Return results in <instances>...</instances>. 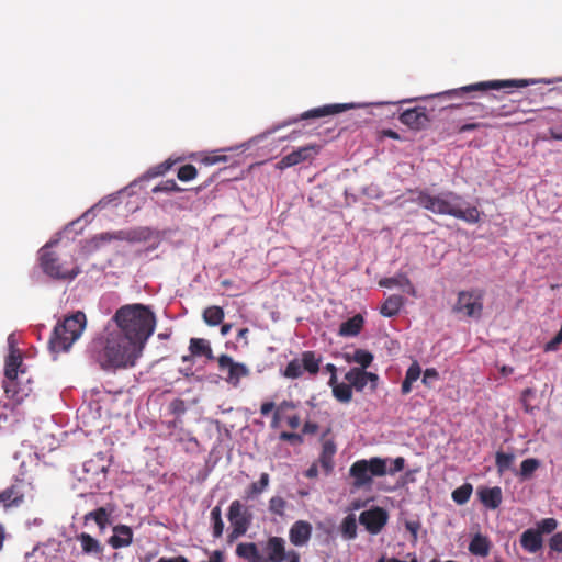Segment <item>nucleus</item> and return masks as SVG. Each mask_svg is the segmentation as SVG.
Segmentation results:
<instances>
[{
	"label": "nucleus",
	"instance_id": "a211bd4d",
	"mask_svg": "<svg viewBox=\"0 0 562 562\" xmlns=\"http://www.w3.org/2000/svg\"><path fill=\"white\" fill-rule=\"evenodd\" d=\"M312 530V525L308 521H295L289 530L290 542L295 547L305 546L311 539Z\"/></svg>",
	"mask_w": 562,
	"mask_h": 562
},
{
	"label": "nucleus",
	"instance_id": "412c9836",
	"mask_svg": "<svg viewBox=\"0 0 562 562\" xmlns=\"http://www.w3.org/2000/svg\"><path fill=\"white\" fill-rule=\"evenodd\" d=\"M76 540H78L81 544V551L83 554L101 558L103 555V546L101 542L93 538L91 535L87 532H81L76 536Z\"/></svg>",
	"mask_w": 562,
	"mask_h": 562
},
{
	"label": "nucleus",
	"instance_id": "f704fd0d",
	"mask_svg": "<svg viewBox=\"0 0 562 562\" xmlns=\"http://www.w3.org/2000/svg\"><path fill=\"white\" fill-rule=\"evenodd\" d=\"M227 517L232 526H235V524L238 522L248 527L249 521L243 513V505L239 501L232 502Z\"/></svg>",
	"mask_w": 562,
	"mask_h": 562
},
{
	"label": "nucleus",
	"instance_id": "e2e57ef3",
	"mask_svg": "<svg viewBox=\"0 0 562 562\" xmlns=\"http://www.w3.org/2000/svg\"><path fill=\"white\" fill-rule=\"evenodd\" d=\"M549 547L552 551L562 553V532H557L550 538Z\"/></svg>",
	"mask_w": 562,
	"mask_h": 562
},
{
	"label": "nucleus",
	"instance_id": "423d86ee",
	"mask_svg": "<svg viewBox=\"0 0 562 562\" xmlns=\"http://www.w3.org/2000/svg\"><path fill=\"white\" fill-rule=\"evenodd\" d=\"M389 459L373 457L361 459L353 462L349 469V475L352 477V485L356 488L369 487L374 476H384L387 473Z\"/></svg>",
	"mask_w": 562,
	"mask_h": 562
},
{
	"label": "nucleus",
	"instance_id": "5fc2aeb1",
	"mask_svg": "<svg viewBox=\"0 0 562 562\" xmlns=\"http://www.w3.org/2000/svg\"><path fill=\"white\" fill-rule=\"evenodd\" d=\"M227 160V157L224 155H216V154H207L204 155L200 161L205 166H212L220 162H224Z\"/></svg>",
	"mask_w": 562,
	"mask_h": 562
},
{
	"label": "nucleus",
	"instance_id": "ddd939ff",
	"mask_svg": "<svg viewBox=\"0 0 562 562\" xmlns=\"http://www.w3.org/2000/svg\"><path fill=\"white\" fill-rule=\"evenodd\" d=\"M387 512L382 507H373L363 510L359 516V522L366 527L371 535H378L386 525Z\"/></svg>",
	"mask_w": 562,
	"mask_h": 562
},
{
	"label": "nucleus",
	"instance_id": "a19ab883",
	"mask_svg": "<svg viewBox=\"0 0 562 562\" xmlns=\"http://www.w3.org/2000/svg\"><path fill=\"white\" fill-rule=\"evenodd\" d=\"M472 491V485L470 483H464L452 492V499L457 504L463 505L470 499Z\"/></svg>",
	"mask_w": 562,
	"mask_h": 562
},
{
	"label": "nucleus",
	"instance_id": "f257e3e1",
	"mask_svg": "<svg viewBox=\"0 0 562 562\" xmlns=\"http://www.w3.org/2000/svg\"><path fill=\"white\" fill-rule=\"evenodd\" d=\"M88 352L104 370L132 368L143 353L122 333L110 329H105L91 340Z\"/></svg>",
	"mask_w": 562,
	"mask_h": 562
},
{
	"label": "nucleus",
	"instance_id": "473e14b6",
	"mask_svg": "<svg viewBox=\"0 0 562 562\" xmlns=\"http://www.w3.org/2000/svg\"><path fill=\"white\" fill-rule=\"evenodd\" d=\"M340 533L345 540H352L357 537V519L353 514L346 516L340 525Z\"/></svg>",
	"mask_w": 562,
	"mask_h": 562
},
{
	"label": "nucleus",
	"instance_id": "e433bc0d",
	"mask_svg": "<svg viewBox=\"0 0 562 562\" xmlns=\"http://www.w3.org/2000/svg\"><path fill=\"white\" fill-rule=\"evenodd\" d=\"M321 360L315 357L313 351H304L302 353V367L311 374H316L319 371Z\"/></svg>",
	"mask_w": 562,
	"mask_h": 562
},
{
	"label": "nucleus",
	"instance_id": "aec40b11",
	"mask_svg": "<svg viewBox=\"0 0 562 562\" xmlns=\"http://www.w3.org/2000/svg\"><path fill=\"white\" fill-rule=\"evenodd\" d=\"M480 502L490 509L499 507L503 501V494L499 486L481 487L477 490Z\"/></svg>",
	"mask_w": 562,
	"mask_h": 562
},
{
	"label": "nucleus",
	"instance_id": "b1692460",
	"mask_svg": "<svg viewBox=\"0 0 562 562\" xmlns=\"http://www.w3.org/2000/svg\"><path fill=\"white\" fill-rule=\"evenodd\" d=\"M337 448L333 440L324 441L322 446V452L319 456V463L326 472H330L334 467V456L336 454Z\"/></svg>",
	"mask_w": 562,
	"mask_h": 562
},
{
	"label": "nucleus",
	"instance_id": "8fccbe9b",
	"mask_svg": "<svg viewBox=\"0 0 562 562\" xmlns=\"http://www.w3.org/2000/svg\"><path fill=\"white\" fill-rule=\"evenodd\" d=\"M286 502L280 496H273L269 501V510L278 516L284 515Z\"/></svg>",
	"mask_w": 562,
	"mask_h": 562
},
{
	"label": "nucleus",
	"instance_id": "f3484780",
	"mask_svg": "<svg viewBox=\"0 0 562 562\" xmlns=\"http://www.w3.org/2000/svg\"><path fill=\"white\" fill-rule=\"evenodd\" d=\"M352 104L348 103H335V104H326L319 108L311 109L300 115L299 119H294L291 123H296L300 120H310V119H318L328 115H334L341 113L348 109H350Z\"/></svg>",
	"mask_w": 562,
	"mask_h": 562
},
{
	"label": "nucleus",
	"instance_id": "1a4fd4ad",
	"mask_svg": "<svg viewBox=\"0 0 562 562\" xmlns=\"http://www.w3.org/2000/svg\"><path fill=\"white\" fill-rule=\"evenodd\" d=\"M484 291L482 289H472L461 291L453 306L456 313H463L468 317L480 318L483 312Z\"/></svg>",
	"mask_w": 562,
	"mask_h": 562
},
{
	"label": "nucleus",
	"instance_id": "c03bdc74",
	"mask_svg": "<svg viewBox=\"0 0 562 562\" xmlns=\"http://www.w3.org/2000/svg\"><path fill=\"white\" fill-rule=\"evenodd\" d=\"M270 476L268 473H261L258 482L250 484L248 490V497H254L261 494L269 485Z\"/></svg>",
	"mask_w": 562,
	"mask_h": 562
},
{
	"label": "nucleus",
	"instance_id": "0e129e2a",
	"mask_svg": "<svg viewBox=\"0 0 562 562\" xmlns=\"http://www.w3.org/2000/svg\"><path fill=\"white\" fill-rule=\"evenodd\" d=\"M233 530L229 533V540L233 541L234 539L239 538L240 536L245 535L247 531V526L243 524L236 522L235 526H232Z\"/></svg>",
	"mask_w": 562,
	"mask_h": 562
},
{
	"label": "nucleus",
	"instance_id": "2f4dec72",
	"mask_svg": "<svg viewBox=\"0 0 562 562\" xmlns=\"http://www.w3.org/2000/svg\"><path fill=\"white\" fill-rule=\"evenodd\" d=\"M202 316H203V321L209 326H217L223 322V319L225 317V313L221 306L212 305V306L206 307L203 311Z\"/></svg>",
	"mask_w": 562,
	"mask_h": 562
},
{
	"label": "nucleus",
	"instance_id": "bf43d9fd",
	"mask_svg": "<svg viewBox=\"0 0 562 562\" xmlns=\"http://www.w3.org/2000/svg\"><path fill=\"white\" fill-rule=\"evenodd\" d=\"M402 274H397L395 277L383 278L379 281V285L383 288H393V286H403V281L401 280Z\"/></svg>",
	"mask_w": 562,
	"mask_h": 562
},
{
	"label": "nucleus",
	"instance_id": "49530a36",
	"mask_svg": "<svg viewBox=\"0 0 562 562\" xmlns=\"http://www.w3.org/2000/svg\"><path fill=\"white\" fill-rule=\"evenodd\" d=\"M536 390L532 387H527L521 393V403L524 406L525 412L532 413L536 408V405L532 404V401L536 397Z\"/></svg>",
	"mask_w": 562,
	"mask_h": 562
},
{
	"label": "nucleus",
	"instance_id": "a18cd8bd",
	"mask_svg": "<svg viewBox=\"0 0 562 562\" xmlns=\"http://www.w3.org/2000/svg\"><path fill=\"white\" fill-rule=\"evenodd\" d=\"M303 374L302 363L297 359L291 360L283 371V375L289 379H297Z\"/></svg>",
	"mask_w": 562,
	"mask_h": 562
},
{
	"label": "nucleus",
	"instance_id": "6ab92c4d",
	"mask_svg": "<svg viewBox=\"0 0 562 562\" xmlns=\"http://www.w3.org/2000/svg\"><path fill=\"white\" fill-rule=\"evenodd\" d=\"M108 542L113 549L128 547L133 542V530L126 525H116Z\"/></svg>",
	"mask_w": 562,
	"mask_h": 562
},
{
	"label": "nucleus",
	"instance_id": "6e6552de",
	"mask_svg": "<svg viewBox=\"0 0 562 562\" xmlns=\"http://www.w3.org/2000/svg\"><path fill=\"white\" fill-rule=\"evenodd\" d=\"M541 80L536 79H507V80H490L477 83L468 85L461 88L452 89L440 93L439 95L461 97L469 92H484L487 90H499L506 88H525L536 85Z\"/></svg>",
	"mask_w": 562,
	"mask_h": 562
},
{
	"label": "nucleus",
	"instance_id": "f8f14e48",
	"mask_svg": "<svg viewBox=\"0 0 562 562\" xmlns=\"http://www.w3.org/2000/svg\"><path fill=\"white\" fill-rule=\"evenodd\" d=\"M217 363L220 371L227 373L225 381L235 387L239 385L241 378L249 374V370L244 363L235 362L228 355H221L217 358Z\"/></svg>",
	"mask_w": 562,
	"mask_h": 562
},
{
	"label": "nucleus",
	"instance_id": "de8ad7c7",
	"mask_svg": "<svg viewBox=\"0 0 562 562\" xmlns=\"http://www.w3.org/2000/svg\"><path fill=\"white\" fill-rule=\"evenodd\" d=\"M518 111L514 103H506L498 108L491 109V117H506Z\"/></svg>",
	"mask_w": 562,
	"mask_h": 562
},
{
	"label": "nucleus",
	"instance_id": "4be33fe9",
	"mask_svg": "<svg viewBox=\"0 0 562 562\" xmlns=\"http://www.w3.org/2000/svg\"><path fill=\"white\" fill-rule=\"evenodd\" d=\"M364 325V318L361 314H356L351 318L342 322L339 326L338 335L341 337H355L360 334Z\"/></svg>",
	"mask_w": 562,
	"mask_h": 562
},
{
	"label": "nucleus",
	"instance_id": "58836bf2",
	"mask_svg": "<svg viewBox=\"0 0 562 562\" xmlns=\"http://www.w3.org/2000/svg\"><path fill=\"white\" fill-rule=\"evenodd\" d=\"M515 456L513 453H505L503 451L496 452L495 456V465L499 474H503L507 470H509L513 465Z\"/></svg>",
	"mask_w": 562,
	"mask_h": 562
},
{
	"label": "nucleus",
	"instance_id": "c85d7f7f",
	"mask_svg": "<svg viewBox=\"0 0 562 562\" xmlns=\"http://www.w3.org/2000/svg\"><path fill=\"white\" fill-rule=\"evenodd\" d=\"M403 304L404 300L401 295H390L380 307V313L385 317H393L398 314Z\"/></svg>",
	"mask_w": 562,
	"mask_h": 562
},
{
	"label": "nucleus",
	"instance_id": "20e7f679",
	"mask_svg": "<svg viewBox=\"0 0 562 562\" xmlns=\"http://www.w3.org/2000/svg\"><path fill=\"white\" fill-rule=\"evenodd\" d=\"M86 323V315L80 311L64 317L54 327L49 338L50 350L56 353L68 351L72 344L81 336Z\"/></svg>",
	"mask_w": 562,
	"mask_h": 562
},
{
	"label": "nucleus",
	"instance_id": "cd10ccee",
	"mask_svg": "<svg viewBox=\"0 0 562 562\" xmlns=\"http://www.w3.org/2000/svg\"><path fill=\"white\" fill-rule=\"evenodd\" d=\"M422 374V368L419 363L414 360L412 364L408 367L405 378L401 385V392L402 394L406 395L412 391V385L414 382H416Z\"/></svg>",
	"mask_w": 562,
	"mask_h": 562
},
{
	"label": "nucleus",
	"instance_id": "ea45409f",
	"mask_svg": "<svg viewBox=\"0 0 562 562\" xmlns=\"http://www.w3.org/2000/svg\"><path fill=\"white\" fill-rule=\"evenodd\" d=\"M465 106L469 109V117H491V109L479 102L467 103Z\"/></svg>",
	"mask_w": 562,
	"mask_h": 562
},
{
	"label": "nucleus",
	"instance_id": "393cba45",
	"mask_svg": "<svg viewBox=\"0 0 562 562\" xmlns=\"http://www.w3.org/2000/svg\"><path fill=\"white\" fill-rule=\"evenodd\" d=\"M491 550V541L487 537L476 533L469 543V551L477 557H487Z\"/></svg>",
	"mask_w": 562,
	"mask_h": 562
},
{
	"label": "nucleus",
	"instance_id": "72a5a7b5",
	"mask_svg": "<svg viewBox=\"0 0 562 562\" xmlns=\"http://www.w3.org/2000/svg\"><path fill=\"white\" fill-rule=\"evenodd\" d=\"M345 379L348 381L351 389L355 387L356 391L361 392L367 385L366 379L363 376V370L359 368H351L346 374Z\"/></svg>",
	"mask_w": 562,
	"mask_h": 562
},
{
	"label": "nucleus",
	"instance_id": "0eeeda50",
	"mask_svg": "<svg viewBox=\"0 0 562 562\" xmlns=\"http://www.w3.org/2000/svg\"><path fill=\"white\" fill-rule=\"evenodd\" d=\"M38 260L43 272L55 280H74L80 273L78 265L69 266L66 261H61L55 251L42 249Z\"/></svg>",
	"mask_w": 562,
	"mask_h": 562
},
{
	"label": "nucleus",
	"instance_id": "69168bd1",
	"mask_svg": "<svg viewBox=\"0 0 562 562\" xmlns=\"http://www.w3.org/2000/svg\"><path fill=\"white\" fill-rule=\"evenodd\" d=\"M405 528L411 532L414 540L418 537V531L420 529V522L415 520H409L405 522Z\"/></svg>",
	"mask_w": 562,
	"mask_h": 562
},
{
	"label": "nucleus",
	"instance_id": "c9c22d12",
	"mask_svg": "<svg viewBox=\"0 0 562 562\" xmlns=\"http://www.w3.org/2000/svg\"><path fill=\"white\" fill-rule=\"evenodd\" d=\"M333 390L334 397L340 403H349L352 398V389L351 385L346 383H338L337 381L334 384H328Z\"/></svg>",
	"mask_w": 562,
	"mask_h": 562
},
{
	"label": "nucleus",
	"instance_id": "052dcab7",
	"mask_svg": "<svg viewBox=\"0 0 562 562\" xmlns=\"http://www.w3.org/2000/svg\"><path fill=\"white\" fill-rule=\"evenodd\" d=\"M562 342V326L557 335L546 344L544 351H555Z\"/></svg>",
	"mask_w": 562,
	"mask_h": 562
},
{
	"label": "nucleus",
	"instance_id": "09e8293b",
	"mask_svg": "<svg viewBox=\"0 0 562 562\" xmlns=\"http://www.w3.org/2000/svg\"><path fill=\"white\" fill-rule=\"evenodd\" d=\"M198 175V170L193 165H184L179 168L177 177L181 181H190L194 179Z\"/></svg>",
	"mask_w": 562,
	"mask_h": 562
},
{
	"label": "nucleus",
	"instance_id": "c756f323",
	"mask_svg": "<svg viewBox=\"0 0 562 562\" xmlns=\"http://www.w3.org/2000/svg\"><path fill=\"white\" fill-rule=\"evenodd\" d=\"M236 554L248 562H258L262 558L254 542L239 543L236 548Z\"/></svg>",
	"mask_w": 562,
	"mask_h": 562
},
{
	"label": "nucleus",
	"instance_id": "3c124183",
	"mask_svg": "<svg viewBox=\"0 0 562 562\" xmlns=\"http://www.w3.org/2000/svg\"><path fill=\"white\" fill-rule=\"evenodd\" d=\"M181 191V188L177 184V182L172 179H169V180H166V181H162L160 182L159 184H157L154 189H153V192L154 193H158V192H166V193H169V192H180Z\"/></svg>",
	"mask_w": 562,
	"mask_h": 562
},
{
	"label": "nucleus",
	"instance_id": "603ef678",
	"mask_svg": "<svg viewBox=\"0 0 562 562\" xmlns=\"http://www.w3.org/2000/svg\"><path fill=\"white\" fill-rule=\"evenodd\" d=\"M536 531L540 532V536L542 537V533H551L554 531L558 527V521L554 518H544L541 521L538 522Z\"/></svg>",
	"mask_w": 562,
	"mask_h": 562
},
{
	"label": "nucleus",
	"instance_id": "a878e982",
	"mask_svg": "<svg viewBox=\"0 0 562 562\" xmlns=\"http://www.w3.org/2000/svg\"><path fill=\"white\" fill-rule=\"evenodd\" d=\"M189 350L191 355L195 357L204 356L209 360H213L215 358L210 342L203 338H191Z\"/></svg>",
	"mask_w": 562,
	"mask_h": 562
},
{
	"label": "nucleus",
	"instance_id": "dca6fc26",
	"mask_svg": "<svg viewBox=\"0 0 562 562\" xmlns=\"http://www.w3.org/2000/svg\"><path fill=\"white\" fill-rule=\"evenodd\" d=\"M13 403L4 404L0 409V430L14 428L24 419V413L20 411L15 398H11Z\"/></svg>",
	"mask_w": 562,
	"mask_h": 562
},
{
	"label": "nucleus",
	"instance_id": "2eb2a0df",
	"mask_svg": "<svg viewBox=\"0 0 562 562\" xmlns=\"http://www.w3.org/2000/svg\"><path fill=\"white\" fill-rule=\"evenodd\" d=\"M400 121L411 130L422 131L428 126L430 119L425 106H415L401 113Z\"/></svg>",
	"mask_w": 562,
	"mask_h": 562
},
{
	"label": "nucleus",
	"instance_id": "f03ea898",
	"mask_svg": "<svg viewBox=\"0 0 562 562\" xmlns=\"http://www.w3.org/2000/svg\"><path fill=\"white\" fill-rule=\"evenodd\" d=\"M113 321L117 330L142 351L156 328V316L149 306L135 303L121 306Z\"/></svg>",
	"mask_w": 562,
	"mask_h": 562
},
{
	"label": "nucleus",
	"instance_id": "4c0bfd02",
	"mask_svg": "<svg viewBox=\"0 0 562 562\" xmlns=\"http://www.w3.org/2000/svg\"><path fill=\"white\" fill-rule=\"evenodd\" d=\"M211 520L213 522L212 535L214 538H221L224 530V521L222 519V509L220 506H215L211 510Z\"/></svg>",
	"mask_w": 562,
	"mask_h": 562
},
{
	"label": "nucleus",
	"instance_id": "338daca9",
	"mask_svg": "<svg viewBox=\"0 0 562 562\" xmlns=\"http://www.w3.org/2000/svg\"><path fill=\"white\" fill-rule=\"evenodd\" d=\"M172 166V162H170L169 160L167 161H164L162 164L156 166L154 169H153V172L151 175L153 176H161L164 175L165 172H167Z\"/></svg>",
	"mask_w": 562,
	"mask_h": 562
},
{
	"label": "nucleus",
	"instance_id": "5701e85b",
	"mask_svg": "<svg viewBox=\"0 0 562 562\" xmlns=\"http://www.w3.org/2000/svg\"><path fill=\"white\" fill-rule=\"evenodd\" d=\"M520 546L530 553L538 552L543 546L540 532L535 529L525 530L520 536Z\"/></svg>",
	"mask_w": 562,
	"mask_h": 562
},
{
	"label": "nucleus",
	"instance_id": "9b49d317",
	"mask_svg": "<svg viewBox=\"0 0 562 562\" xmlns=\"http://www.w3.org/2000/svg\"><path fill=\"white\" fill-rule=\"evenodd\" d=\"M267 561L270 562H301L300 553L295 550H285V541L281 537H270L266 543Z\"/></svg>",
	"mask_w": 562,
	"mask_h": 562
},
{
	"label": "nucleus",
	"instance_id": "864d4df0",
	"mask_svg": "<svg viewBox=\"0 0 562 562\" xmlns=\"http://www.w3.org/2000/svg\"><path fill=\"white\" fill-rule=\"evenodd\" d=\"M112 240H114L113 232H105V233H101V234L93 236L91 239V243L93 244V246L95 248H99L103 244L110 243Z\"/></svg>",
	"mask_w": 562,
	"mask_h": 562
},
{
	"label": "nucleus",
	"instance_id": "79ce46f5",
	"mask_svg": "<svg viewBox=\"0 0 562 562\" xmlns=\"http://www.w3.org/2000/svg\"><path fill=\"white\" fill-rule=\"evenodd\" d=\"M540 467V461L535 458L526 459L520 464L519 475L522 480L530 479L535 471Z\"/></svg>",
	"mask_w": 562,
	"mask_h": 562
},
{
	"label": "nucleus",
	"instance_id": "6e6d98bb",
	"mask_svg": "<svg viewBox=\"0 0 562 562\" xmlns=\"http://www.w3.org/2000/svg\"><path fill=\"white\" fill-rule=\"evenodd\" d=\"M186 409H187L186 403L181 398H175L169 405L170 413L176 416H180V415L184 414Z\"/></svg>",
	"mask_w": 562,
	"mask_h": 562
},
{
	"label": "nucleus",
	"instance_id": "9d476101",
	"mask_svg": "<svg viewBox=\"0 0 562 562\" xmlns=\"http://www.w3.org/2000/svg\"><path fill=\"white\" fill-rule=\"evenodd\" d=\"M322 146L318 144H308L283 156L276 165L279 170L294 167L302 162H312L321 153Z\"/></svg>",
	"mask_w": 562,
	"mask_h": 562
},
{
	"label": "nucleus",
	"instance_id": "4468645a",
	"mask_svg": "<svg viewBox=\"0 0 562 562\" xmlns=\"http://www.w3.org/2000/svg\"><path fill=\"white\" fill-rule=\"evenodd\" d=\"M29 484L22 479H15L14 482L0 493V506L9 508L19 506L23 503L25 491Z\"/></svg>",
	"mask_w": 562,
	"mask_h": 562
},
{
	"label": "nucleus",
	"instance_id": "774afa93",
	"mask_svg": "<svg viewBox=\"0 0 562 562\" xmlns=\"http://www.w3.org/2000/svg\"><path fill=\"white\" fill-rule=\"evenodd\" d=\"M401 280L403 281V289L405 292L411 294L412 296H416V289L411 282V280L407 278V276H401Z\"/></svg>",
	"mask_w": 562,
	"mask_h": 562
},
{
	"label": "nucleus",
	"instance_id": "13d9d810",
	"mask_svg": "<svg viewBox=\"0 0 562 562\" xmlns=\"http://www.w3.org/2000/svg\"><path fill=\"white\" fill-rule=\"evenodd\" d=\"M279 438L282 441H288V442H291L293 445H301L303 442L302 435L296 434V432L282 431L280 434Z\"/></svg>",
	"mask_w": 562,
	"mask_h": 562
},
{
	"label": "nucleus",
	"instance_id": "7c9ffc66",
	"mask_svg": "<svg viewBox=\"0 0 562 562\" xmlns=\"http://www.w3.org/2000/svg\"><path fill=\"white\" fill-rule=\"evenodd\" d=\"M83 519L85 522L93 520L98 527L103 530L110 524V513L104 507H99L95 510L87 513Z\"/></svg>",
	"mask_w": 562,
	"mask_h": 562
},
{
	"label": "nucleus",
	"instance_id": "7ed1b4c3",
	"mask_svg": "<svg viewBox=\"0 0 562 562\" xmlns=\"http://www.w3.org/2000/svg\"><path fill=\"white\" fill-rule=\"evenodd\" d=\"M416 203L427 211L438 215H450L470 224L480 221V211L476 206L469 205L461 195L446 191L431 195L425 190L418 191Z\"/></svg>",
	"mask_w": 562,
	"mask_h": 562
},
{
	"label": "nucleus",
	"instance_id": "39448f33",
	"mask_svg": "<svg viewBox=\"0 0 562 562\" xmlns=\"http://www.w3.org/2000/svg\"><path fill=\"white\" fill-rule=\"evenodd\" d=\"M22 364L23 360L20 351L12 347L5 359L3 390L8 398H15L18 403H22L32 392L27 384L19 385V374L21 376L25 374Z\"/></svg>",
	"mask_w": 562,
	"mask_h": 562
},
{
	"label": "nucleus",
	"instance_id": "4d7b16f0",
	"mask_svg": "<svg viewBox=\"0 0 562 562\" xmlns=\"http://www.w3.org/2000/svg\"><path fill=\"white\" fill-rule=\"evenodd\" d=\"M439 379V373L435 368H428L424 371L422 382L427 387H431V381Z\"/></svg>",
	"mask_w": 562,
	"mask_h": 562
},
{
	"label": "nucleus",
	"instance_id": "bb28decb",
	"mask_svg": "<svg viewBox=\"0 0 562 562\" xmlns=\"http://www.w3.org/2000/svg\"><path fill=\"white\" fill-rule=\"evenodd\" d=\"M344 358L348 363H351V362L358 363L360 366L359 369L364 370L371 366V363L373 362L374 356L370 351L359 348V349H356L352 355L345 353Z\"/></svg>",
	"mask_w": 562,
	"mask_h": 562
},
{
	"label": "nucleus",
	"instance_id": "680f3d73",
	"mask_svg": "<svg viewBox=\"0 0 562 562\" xmlns=\"http://www.w3.org/2000/svg\"><path fill=\"white\" fill-rule=\"evenodd\" d=\"M405 468V459L403 457H397L392 460V467L387 468V473L390 475H394L397 472L403 471Z\"/></svg>",
	"mask_w": 562,
	"mask_h": 562
},
{
	"label": "nucleus",
	"instance_id": "37998d69",
	"mask_svg": "<svg viewBox=\"0 0 562 562\" xmlns=\"http://www.w3.org/2000/svg\"><path fill=\"white\" fill-rule=\"evenodd\" d=\"M151 235V232L147 227H137L127 229V241L128 243H139L147 240Z\"/></svg>",
	"mask_w": 562,
	"mask_h": 562
}]
</instances>
